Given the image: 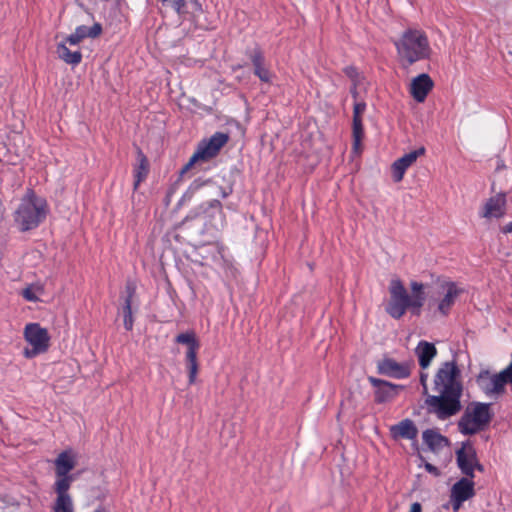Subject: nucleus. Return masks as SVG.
Masks as SVG:
<instances>
[{
	"label": "nucleus",
	"instance_id": "nucleus-32",
	"mask_svg": "<svg viewBox=\"0 0 512 512\" xmlns=\"http://www.w3.org/2000/svg\"><path fill=\"white\" fill-rule=\"evenodd\" d=\"M499 375L503 377V380H505L506 383L510 382L512 379V362L504 369L502 370Z\"/></svg>",
	"mask_w": 512,
	"mask_h": 512
},
{
	"label": "nucleus",
	"instance_id": "nucleus-9",
	"mask_svg": "<svg viewBox=\"0 0 512 512\" xmlns=\"http://www.w3.org/2000/svg\"><path fill=\"white\" fill-rule=\"evenodd\" d=\"M456 462L465 477L474 478L476 470L484 471V467L477 457L476 449L470 441L463 442L456 451Z\"/></svg>",
	"mask_w": 512,
	"mask_h": 512
},
{
	"label": "nucleus",
	"instance_id": "nucleus-12",
	"mask_svg": "<svg viewBox=\"0 0 512 512\" xmlns=\"http://www.w3.org/2000/svg\"><path fill=\"white\" fill-rule=\"evenodd\" d=\"M379 374L395 379H405L411 374V364L409 362H397L391 358H385L377 363Z\"/></svg>",
	"mask_w": 512,
	"mask_h": 512
},
{
	"label": "nucleus",
	"instance_id": "nucleus-31",
	"mask_svg": "<svg viewBox=\"0 0 512 512\" xmlns=\"http://www.w3.org/2000/svg\"><path fill=\"white\" fill-rule=\"evenodd\" d=\"M187 360V367L189 371V383L193 384L196 381V376L198 372V363H197V356L191 358H186Z\"/></svg>",
	"mask_w": 512,
	"mask_h": 512
},
{
	"label": "nucleus",
	"instance_id": "nucleus-21",
	"mask_svg": "<svg viewBox=\"0 0 512 512\" xmlns=\"http://www.w3.org/2000/svg\"><path fill=\"white\" fill-rule=\"evenodd\" d=\"M415 354L418 357L420 367L422 369H427L437 355V350L434 344L426 341H420L415 349Z\"/></svg>",
	"mask_w": 512,
	"mask_h": 512
},
{
	"label": "nucleus",
	"instance_id": "nucleus-5",
	"mask_svg": "<svg viewBox=\"0 0 512 512\" xmlns=\"http://www.w3.org/2000/svg\"><path fill=\"white\" fill-rule=\"evenodd\" d=\"M492 417L490 405L475 402L469 404L458 422V429L464 435H474L485 429Z\"/></svg>",
	"mask_w": 512,
	"mask_h": 512
},
{
	"label": "nucleus",
	"instance_id": "nucleus-25",
	"mask_svg": "<svg viewBox=\"0 0 512 512\" xmlns=\"http://www.w3.org/2000/svg\"><path fill=\"white\" fill-rule=\"evenodd\" d=\"M254 66V73L262 82H270L272 80V73L265 64V59L260 52H255L251 58Z\"/></svg>",
	"mask_w": 512,
	"mask_h": 512
},
{
	"label": "nucleus",
	"instance_id": "nucleus-17",
	"mask_svg": "<svg viewBox=\"0 0 512 512\" xmlns=\"http://www.w3.org/2000/svg\"><path fill=\"white\" fill-rule=\"evenodd\" d=\"M432 88V79L428 74L423 73L412 80L410 92L417 102H423Z\"/></svg>",
	"mask_w": 512,
	"mask_h": 512
},
{
	"label": "nucleus",
	"instance_id": "nucleus-33",
	"mask_svg": "<svg viewBox=\"0 0 512 512\" xmlns=\"http://www.w3.org/2000/svg\"><path fill=\"white\" fill-rule=\"evenodd\" d=\"M427 381H428V373L421 372V374H420V383H421V385L423 387V393L424 394L428 393Z\"/></svg>",
	"mask_w": 512,
	"mask_h": 512
},
{
	"label": "nucleus",
	"instance_id": "nucleus-2",
	"mask_svg": "<svg viewBox=\"0 0 512 512\" xmlns=\"http://www.w3.org/2000/svg\"><path fill=\"white\" fill-rule=\"evenodd\" d=\"M409 294L404 284L398 278H393L389 284L390 299L385 308L386 312L394 319H400L407 310L414 315H420L426 296L424 285L412 281Z\"/></svg>",
	"mask_w": 512,
	"mask_h": 512
},
{
	"label": "nucleus",
	"instance_id": "nucleus-3",
	"mask_svg": "<svg viewBox=\"0 0 512 512\" xmlns=\"http://www.w3.org/2000/svg\"><path fill=\"white\" fill-rule=\"evenodd\" d=\"M399 61L410 66L418 61L429 59L432 48L426 32L417 27L405 29L394 41Z\"/></svg>",
	"mask_w": 512,
	"mask_h": 512
},
{
	"label": "nucleus",
	"instance_id": "nucleus-38",
	"mask_svg": "<svg viewBox=\"0 0 512 512\" xmlns=\"http://www.w3.org/2000/svg\"><path fill=\"white\" fill-rule=\"evenodd\" d=\"M196 10H201V6L197 1H193Z\"/></svg>",
	"mask_w": 512,
	"mask_h": 512
},
{
	"label": "nucleus",
	"instance_id": "nucleus-30",
	"mask_svg": "<svg viewBox=\"0 0 512 512\" xmlns=\"http://www.w3.org/2000/svg\"><path fill=\"white\" fill-rule=\"evenodd\" d=\"M123 314H124V327L127 330H131L133 328L131 295L125 300V305L123 307Z\"/></svg>",
	"mask_w": 512,
	"mask_h": 512
},
{
	"label": "nucleus",
	"instance_id": "nucleus-23",
	"mask_svg": "<svg viewBox=\"0 0 512 512\" xmlns=\"http://www.w3.org/2000/svg\"><path fill=\"white\" fill-rule=\"evenodd\" d=\"M69 43L66 40L57 44L56 53L62 61L70 65H78L82 60V54L79 50H70Z\"/></svg>",
	"mask_w": 512,
	"mask_h": 512
},
{
	"label": "nucleus",
	"instance_id": "nucleus-26",
	"mask_svg": "<svg viewBox=\"0 0 512 512\" xmlns=\"http://www.w3.org/2000/svg\"><path fill=\"white\" fill-rule=\"evenodd\" d=\"M175 340L177 343L187 346L188 349L186 352V358L192 359L193 357L197 356V351L200 345L194 332L190 331L181 333L176 337Z\"/></svg>",
	"mask_w": 512,
	"mask_h": 512
},
{
	"label": "nucleus",
	"instance_id": "nucleus-14",
	"mask_svg": "<svg viewBox=\"0 0 512 512\" xmlns=\"http://www.w3.org/2000/svg\"><path fill=\"white\" fill-rule=\"evenodd\" d=\"M477 383L482 391L488 396L499 395L504 392L505 380L498 374H491L489 371H482L477 377Z\"/></svg>",
	"mask_w": 512,
	"mask_h": 512
},
{
	"label": "nucleus",
	"instance_id": "nucleus-22",
	"mask_svg": "<svg viewBox=\"0 0 512 512\" xmlns=\"http://www.w3.org/2000/svg\"><path fill=\"white\" fill-rule=\"evenodd\" d=\"M423 442L428 446L429 450L439 453L448 446V440L440 433L434 430H426L423 432Z\"/></svg>",
	"mask_w": 512,
	"mask_h": 512
},
{
	"label": "nucleus",
	"instance_id": "nucleus-6",
	"mask_svg": "<svg viewBox=\"0 0 512 512\" xmlns=\"http://www.w3.org/2000/svg\"><path fill=\"white\" fill-rule=\"evenodd\" d=\"M228 139L227 134L216 132L208 140L202 141L188 163L183 167L181 173H186L197 162H205L215 157L227 143Z\"/></svg>",
	"mask_w": 512,
	"mask_h": 512
},
{
	"label": "nucleus",
	"instance_id": "nucleus-34",
	"mask_svg": "<svg viewBox=\"0 0 512 512\" xmlns=\"http://www.w3.org/2000/svg\"><path fill=\"white\" fill-rule=\"evenodd\" d=\"M424 467L428 473H430L436 477L440 475V471L436 466L427 462L424 464Z\"/></svg>",
	"mask_w": 512,
	"mask_h": 512
},
{
	"label": "nucleus",
	"instance_id": "nucleus-4",
	"mask_svg": "<svg viewBox=\"0 0 512 512\" xmlns=\"http://www.w3.org/2000/svg\"><path fill=\"white\" fill-rule=\"evenodd\" d=\"M46 201L28 192L22 199L15 213V221L21 230L36 228L46 217Z\"/></svg>",
	"mask_w": 512,
	"mask_h": 512
},
{
	"label": "nucleus",
	"instance_id": "nucleus-35",
	"mask_svg": "<svg viewBox=\"0 0 512 512\" xmlns=\"http://www.w3.org/2000/svg\"><path fill=\"white\" fill-rule=\"evenodd\" d=\"M0 512H20V509L17 505L14 504L5 507L2 505V503H0Z\"/></svg>",
	"mask_w": 512,
	"mask_h": 512
},
{
	"label": "nucleus",
	"instance_id": "nucleus-39",
	"mask_svg": "<svg viewBox=\"0 0 512 512\" xmlns=\"http://www.w3.org/2000/svg\"><path fill=\"white\" fill-rule=\"evenodd\" d=\"M194 186H195L196 188H198V187H199V184H197V183H193L192 187H194Z\"/></svg>",
	"mask_w": 512,
	"mask_h": 512
},
{
	"label": "nucleus",
	"instance_id": "nucleus-10",
	"mask_svg": "<svg viewBox=\"0 0 512 512\" xmlns=\"http://www.w3.org/2000/svg\"><path fill=\"white\" fill-rule=\"evenodd\" d=\"M473 479L474 478L464 476L451 486L449 505L454 512H458L464 502L474 497L475 482Z\"/></svg>",
	"mask_w": 512,
	"mask_h": 512
},
{
	"label": "nucleus",
	"instance_id": "nucleus-24",
	"mask_svg": "<svg viewBox=\"0 0 512 512\" xmlns=\"http://www.w3.org/2000/svg\"><path fill=\"white\" fill-rule=\"evenodd\" d=\"M391 433L395 438L415 439L417 437V428L414 423L409 420H403L397 425L391 427Z\"/></svg>",
	"mask_w": 512,
	"mask_h": 512
},
{
	"label": "nucleus",
	"instance_id": "nucleus-13",
	"mask_svg": "<svg viewBox=\"0 0 512 512\" xmlns=\"http://www.w3.org/2000/svg\"><path fill=\"white\" fill-rule=\"evenodd\" d=\"M369 383L374 387V398L377 403H385L393 400L401 389L402 385L393 384L388 381L370 376L368 377Z\"/></svg>",
	"mask_w": 512,
	"mask_h": 512
},
{
	"label": "nucleus",
	"instance_id": "nucleus-36",
	"mask_svg": "<svg viewBox=\"0 0 512 512\" xmlns=\"http://www.w3.org/2000/svg\"><path fill=\"white\" fill-rule=\"evenodd\" d=\"M409 512H422V507H421V504L418 503V502H414L411 507H410V511Z\"/></svg>",
	"mask_w": 512,
	"mask_h": 512
},
{
	"label": "nucleus",
	"instance_id": "nucleus-8",
	"mask_svg": "<svg viewBox=\"0 0 512 512\" xmlns=\"http://www.w3.org/2000/svg\"><path fill=\"white\" fill-rule=\"evenodd\" d=\"M345 73L352 81L351 94L354 99L353 120H362L361 116L366 110L363 95L366 93L367 81L354 67H347Z\"/></svg>",
	"mask_w": 512,
	"mask_h": 512
},
{
	"label": "nucleus",
	"instance_id": "nucleus-15",
	"mask_svg": "<svg viewBox=\"0 0 512 512\" xmlns=\"http://www.w3.org/2000/svg\"><path fill=\"white\" fill-rule=\"evenodd\" d=\"M424 148L411 151L401 158L397 159L392 165V176L395 182H400L406 170L417 160V158L424 154Z\"/></svg>",
	"mask_w": 512,
	"mask_h": 512
},
{
	"label": "nucleus",
	"instance_id": "nucleus-16",
	"mask_svg": "<svg viewBox=\"0 0 512 512\" xmlns=\"http://www.w3.org/2000/svg\"><path fill=\"white\" fill-rule=\"evenodd\" d=\"M506 198L502 193L490 197L484 204L481 216L487 219L500 218L505 214Z\"/></svg>",
	"mask_w": 512,
	"mask_h": 512
},
{
	"label": "nucleus",
	"instance_id": "nucleus-18",
	"mask_svg": "<svg viewBox=\"0 0 512 512\" xmlns=\"http://www.w3.org/2000/svg\"><path fill=\"white\" fill-rule=\"evenodd\" d=\"M443 298L438 304V310L441 314L446 315L450 308L454 305L461 290L453 282H445L441 285Z\"/></svg>",
	"mask_w": 512,
	"mask_h": 512
},
{
	"label": "nucleus",
	"instance_id": "nucleus-37",
	"mask_svg": "<svg viewBox=\"0 0 512 512\" xmlns=\"http://www.w3.org/2000/svg\"><path fill=\"white\" fill-rule=\"evenodd\" d=\"M502 232L503 233H511L512 232V222H509L505 226H503Z\"/></svg>",
	"mask_w": 512,
	"mask_h": 512
},
{
	"label": "nucleus",
	"instance_id": "nucleus-27",
	"mask_svg": "<svg viewBox=\"0 0 512 512\" xmlns=\"http://www.w3.org/2000/svg\"><path fill=\"white\" fill-rule=\"evenodd\" d=\"M148 173V163L146 158L140 154L139 164L134 170V189H137L140 183L146 178Z\"/></svg>",
	"mask_w": 512,
	"mask_h": 512
},
{
	"label": "nucleus",
	"instance_id": "nucleus-29",
	"mask_svg": "<svg viewBox=\"0 0 512 512\" xmlns=\"http://www.w3.org/2000/svg\"><path fill=\"white\" fill-rule=\"evenodd\" d=\"M353 150L358 153L361 148V141L364 135L362 120H353L352 127Z\"/></svg>",
	"mask_w": 512,
	"mask_h": 512
},
{
	"label": "nucleus",
	"instance_id": "nucleus-11",
	"mask_svg": "<svg viewBox=\"0 0 512 512\" xmlns=\"http://www.w3.org/2000/svg\"><path fill=\"white\" fill-rule=\"evenodd\" d=\"M25 340L32 346L31 351H26V357H33L47 350L49 344V335L46 329L40 327L37 323L27 324L24 329Z\"/></svg>",
	"mask_w": 512,
	"mask_h": 512
},
{
	"label": "nucleus",
	"instance_id": "nucleus-1",
	"mask_svg": "<svg viewBox=\"0 0 512 512\" xmlns=\"http://www.w3.org/2000/svg\"><path fill=\"white\" fill-rule=\"evenodd\" d=\"M460 375V369L455 361L442 363L435 374L433 389L438 395H428L425 404L428 411L441 420L457 414L461 409Z\"/></svg>",
	"mask_w": 512,
	"mask_h": 512
},
{
	"label": "nucleus",
	"instance_id": "nucleus-19",
	"mask_svg": "<svg viewBox=\"0 0 512 512\" xmlns=\"http://www.w3.org/2000/svg\"><path fill=\"white\" fill-rule=\"evenodd\" d=\"M101 31L102 27L100 24L97 23L91 27L80 25L75 29V31L72 34L67 36L64 40H66L69 43V45L76 46L87 37H97L101 33Z\"/></svg>",
	"mask_w": 512,
	"mask_h": 512
},
{
	"label": "nucleus",
	"instance_id": "nucleus-28",
	"mask_svg": "<svg viewBox=\"0 0 512 512\" xmlns=\"http://www.w3.org/2000/svg\"><path fill=\"white\" fill-rule=\"evenodd\" d=\"M44 294V288L40 284H32L22 291V296L30 302H37Z\"/></svg>",
	"mask_w": 512,
	"mask_h": 512
},
{
	"label": "nucleus",
	"instance_id": "nucleus-7",
	"mask_svg": "<svg viewBox=\"0 0 512 512\" xmlns=\"http://www.w3.org/2000/svg\"><path fill=\"white\" fill-rule=\"evenodd\" d=\"M76 463L77 455L73 450H65L57 456L54 460L56 479L53 487H71L75 478L70 472L75 468Z\"/></svg>",
	"mask_w": 512,
	"mask_h": 512
},
{
	"label": "nucleus",
	"instance_id": "nucleus-20",
	"mask_svg": "<svg viewBox=\"0 0 512 512\" xmlns=\"http://www.w3.org/2000/svg\"><path fill=\"white\" fill-rule=\"evenodd\" d=\"M70 487H53L56 493L52 511L53 512H74L72 498L69 494Z\"/></svg>",
	"mask_w": 512,
	"mask_h": 512
}]
</instances>
